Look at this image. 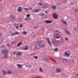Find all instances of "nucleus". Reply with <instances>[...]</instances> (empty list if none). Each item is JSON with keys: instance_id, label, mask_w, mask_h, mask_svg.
I'll return each instance as SVG.
<instances>
[{"instance_id": "obj_45", "label": "nucleus", "mask_w": 78, "mask_h": 78, "mask_svg": "<svg viewBox=\"0 0 78 78\" xmlns=\"http://www.w3.org/2000/svg\"><path fill=\"white\" fill-rule=\"evenodd\" d=\"M34 28H36V27L34 26Z\"/></svg>"}, {"instance_id": "obj_31", "label": "nucleus", "mask_w": 78, "mask_h": 78, "mask_svg": "<svg viewBox=\"0 0 78 78\" xmlns=\"http://www.w3.org/2000/svg\"><path fill=\"white\" fill-rule=\"evenodd\" d=\"M15 33H12V36H14L15 35Z\"/></svg>"}, {"instance_id": "obj_8", "label": "nucleus", "mask_w": 78, "mask_h": 78, "mask_svg": "<svg viewBox=\"0 0 78 78\" xmlns=\"http://www.w3.org/2000/svg\"><path fill=\"white\" fill-rule=\"evenodd\" d=\"M53 16L54 17V19H56L58 17V16H57V14L55 13H54L53 15Z\"/></svg>"}, {"instance_id": "obj_51", "label": "nucleus", "mask_w": 78, "mask_h": 78, "mask_svg": "<svg viewBox=\"0 0 78 78\" xmlns=\"http://www.w3.org/2000/svg\"><path fill=\"white\" fill-rule=\"evenodd\" d=\"M2 47H5V46H2Z\"/></svg>"}, {"instance_id": "obj_32", "label": "nucleus", "mask_w": 78, "mask_h": 78, "mask_svg": "<svg viewBox=\"0 0 78 78\" xmlns=\"http://www.w3.org/2000/svg\"><path fill=\"white\" fill-rule=\"evenodd\" d=\"M15 42H16V41H14L12 42L11 44H15Z\"/></svg>"}, {"instance_id": "obj_27", "label": "nucleus", "mask_w": 78, "mask_h": 78, "mask_svg": "<svg viewBox=\"0 0 78 78\" xmlns=\"http://www.w3.org/2000/svg\"><path fill=\"white\" fill-rule=\"evenodd\" d=\"M31 20V18H27L26 19V20Z\"/></svg>"}, {"instance_id": "obj_26", "label": "nucleus", "mask_w": 78, "mask_h": 78, "mask_svg": "<svg viewBox=\"0 0 78 78\" xmlns=\"http://www.w3.org/2000/svg\"><path fill=\"white\" fill-rule=\"evenodd\" d=\"M34 59H37V58H38V57L37 56H34Z\"/></svg>"}, {"instance_id": "obj_43", "label": "nucleus", "mask_w": 78, "mask_h": 78, "mask_svg": "<svg viewBox=\"0 0 78 78\" xmlns=\"http://www.w3.org/2000/svg\"><path fill=\"white\" fill-rule=\"evenodd\" d=\"M7 46H9V45H10V44H7Z\"/></svg>"}, {"instance_id": "obj_49", "label": "nucleus", "mask_w": 78, "mask_h": 78, "mask_svg": "<svg viewBox=\"0 0 78 78\" xmlns=\"http://www.w3.org/2000/svg\"><path fill=\"white\" fill-rule=\"evenodd\" d=\"M2 34H1V33H0V36H2Z\"/></svg>"}, {"instance_id": "obj_5", "label": "nucleus", "mask_w": 78, "mask_h": 78, "mask_svg": "<svg viewBox=\"0 0 78 78\" xmlns=\"http://www.w3.org/2000/svg\"><path fill=\"white\" fill-rule=\"evenodd\" d=\"M65 55L66 56L69 57L70 56V52L69 51L66 52L65 53Z\"/></svg>"}, {"instance_id": "obj_30", "label": "nucleus", "mask_w": 78, "mask_h": 78, "mask_svg": "<svg viewBox=\"0 0 78 78\" xmlns=\"http://www.w3.org/2000/svg\"><path fill=\"white\" fill-rule=\"evenodd\" d=\"M59 31H58V30H57L54 31V33H58V32H59Z\"/></svg>"}, {"instance_id": "obj_54", "label": "nucleus", "mask_w": 78, "mask_h": 78, "mask_svg": "<svg viewBox=\"0 0 78 78\" xmlns=\"http://www.w3.org/2000/svg\"><path fill=\"white\" fill-rule=\"evenodd\" d=\"M26 47H28V46H26Z\"/></svg>"}, {"instance_id": "obj_29", "label": "nucleus", "mask_w": 78, "mask_h": 78, "mask_svg": "<svg viewBox=\"0 0 78 78\" xmlns=\"http://www.w3.org/2000/svg\"><path fill=\"white\" fill-rule=\"evenodd\" d=\"M66 32L68 34H70V33L69 32H68L67 31H66Z\"/></svg>"}, {"instance_id": "obj_1", "label": "nucleus", "mask_w": 78, "mask_h": 78, "mask_svg": "<svg viewBox=\"0 0 78 78\" xmlns=\"http://www.w3.org/2000/svg\"><path fill=\"white\" fill-rule=\"evenodd\" d=\"M41 47V43H37L35 44V47L36 48H40Z\"/></svg>"}, {"instance_id": "obj_7", "label": "nucleus", "mask_w": 78, "mask_h": 78, "mask_svg": "<svg viewBox=\"0 0 78 78\" xmlns=\"http://www.w3.org/2000/svg\"><path fill=\"white\" fill-rule=\"evenodd\" d=\"M46 40L48 41V42L50 46H51V42L50 41V39L49 38H47L46 39Z\"/></svg>"}, {"instance_id": "obj_17", "label": "nucleus", "mask_w": 78, "mask_h": 78, "mask_svg": "<svg viewBox=\"0 0 78 78\" xmlns=\"http://www.w3.org/2000/svg\"><path fill=\"white\" fill-rule=\"evenodd\" d=\"M56 5H54L52 6V8L53 9H56Z\"/></svg>"}, {"instance_id": "obj_22", "label": "nucleus", "mask_w": 78, "mask_h": 78, "mask_svg": "<svg viewBox=\"0 0 78 78\" xmlns=\"http://www.w3.org/2000/svg\"><path fill=\"white\" fill-rule=\"evenodd\" d=\"M39 70H40V72H43V70H42V69L41 67L40 68Z\"/></svg>"}, {"instance_id": "obj_38", "label": "nucleus", "mask_w": 78, "mask_h": 78, "mask_svg": "<svg viewBox=\"0 0 78 78\" xmlns=\"http://www.w3.org/2000/svg\"><path fill=\"white\" fill-rule=\"evenodd\" d=\"M16 28H19V26H17L16 27Z\"/></svg>"}, {"instance_id": "obj_3", "label": "nucleus", "mask_w": 78, "mask_h": 78, "mask_svg": "<svg viewBox=\"0 0 78 78\" xmlns=\"http://www.w3.org/2000/svg\"><path fill=\"white\" fill-rule=\"evenodd\" d=\"M59 35V34H54L53 36L54 37H55V38H56V39H59V38L60 37H59V36H58Z\"/></svg>"}, {"instance_id": "obj_35", "label": "nucleus", "mask_w": 78, "mask_h": 78, "mask_svg": "<svg viewBox=\"0 0 78 78\" xmlns=\"http://www.w3.org/2000/svg\"><path fill=\"white\" fill-rule=\"evenodd\" d=\"M74 11L75 12H77L78 11V10L76 9Z\"/></svg>"}, {"instance_id": "obj_40", "label": "nucleus", "mask_w": 78, "mask_h": 78, "mask_svg": "<svg viewBox=\"0 0 78 78\" xmlns=\"http://www.w3.org/2000/svg\"><path fill=\"white\" fill-rule=\"evenodd\" d=\"M39 5H42V3H39Z\"/></svg>"}, {"instance_id": "obj_37", "label": "nucleus", "mask_w": 78, "mask_h": 78, "mask_svg": "<svg viewBox=\"0 0 78 78\" xmlns=\"http://www.w3.org/2000/svg\"><path fill=\"white\" fill-rule=\"evenodd\" d=\"M23 27V25H20V27Z\"/></svg>"}, {"instance_id": "obj_42", "label": "nucleus", "mask_w": 78, "mask_h": 78, "mask_svg": "<svg viewBox=\"0 0 78 78\" xmlns=\"http://www.w3.org/2000/svg\"><path fill=\"white\" fill-rule=\"evenodd\" d=\"M44 46H45V45L43 44V45H42V46H41V47H44Z\"/></svg>"}, {"instance_id": "obj_20", "label": "nucleus", "mask_w": 78, "mask_h": 78, "mask_svg": "<svg viewBox=\"0 0 78 78\" xmlns=\"http://www.w3.org/2000/svg\"><path fill=\"white\" fill-rule=\"evenodd\" d=\"M23 9L26 10V11H29V9L27 8H23Z\"/></svg>"}, {"instance_id": "obj_25", "label": "nucleus", "mask_w": 78, "mask_h": 78, "mask_svg": "<svg viewBox=\"0 0 78 78\" xmlns=\"http://www.w3.org/2000/svg\"><path fill=\"white\" fill-rule=\"evenodd\" d=\"M3 73L4 75H5V74H6V71H3Z\"/></svg>"}, {"instance_id": "obj_24", "label": "nucleus", "mask_w": 78, "mask_h": 78, "mask_svg": "<svg viewBox=\"0 0 78 78\" xmlns=\"http://www.w3.org/2000/svg\"><path fill=\"white\" fill-rule=\"evenodd\" d=\"M15 33V34L16 35H17L19 34V32H17L16 33Z\"/></svg>"}, {"instance_id": "obj_16", "label": "nucleus", "mask_w": 78, "mask_h": 78, "mask_svg": "<svg viewBox=\"0 0 78 78\" xmlns=\"http://www.w3.org/2000/svg\"><path fill=\"white\" fill-rule=\"evenodd\" d=\"M10 17L11 19H15V17L13 15L10 16Z\"/></svg>"}, {"instance_id": "obj_44", "label": "nucleus", "mask_w": 78, "mask_h": 78, "mask_svg": "<svg viewBox=\"0 0 78 78\" xmlns=\"http://www.w3.org/2000/svg\"><path fill=\"white\" fill-rule=\"evenodd\" d=\"M30 9H32V8L31 7H30Z\"/></svg>"}, {"instance_id": "obj_52", "label": "nucleus", "mask_w": 78, "mask_h": 78, "mask_svg": "<svg viewBox=\"0 0 78 78\" xmlns=\"http://www.w3.org/2000/svg\"><path fill=\"white\" fill-rule=\"evenodd\" d=\"M2 0H0V2H2Z\"/></svg>"}, {"instance_id": "obj_48", "label": "nucleus", "mask_w": 78, "mask_h": 78, "mask_svg": "<svg viewBox=\"0 0 78 78\" xmlns=\"http://www.w3.org/2000/svg\"><path fill=\"white\" fill-rule=\"evenodd\" d=\"M21 21V20H20L19 21V22H20Z\"/></svg>"}, {"instance_id": "obj_36", "label": "nucleus", "mask_w": 78, "mask_h": 78, "mask_svg": "<svg viewBox=\"0 0 78 78\" xmlns=\"http://www.w3.org/2000/svg\"><path fill=\"white\" fill-rule=\"evenodd\" d=\"M55 51H57L58 50V48H56L54 49Z\"/></svg>"}, {"instance_id": "obj_2", "label": "nucleus", "mask_w": 78, "mask_h": 78, "mask_svg": "<svg viewBox=\"0 0 78 78\" xmlns=\"http://www.w3.org/2000/svg\"><path fill=\"white\" fill-rule=\"evenodd\" d=\"M2 53H3V54H7L8 53L9 51L8 50L6 49H2L1 51Z\"/></svg>"}, {"instance_id": "obj_10", "label": "nucleus", "mask_w": 78, "mask_h": 78, "mask_svg": "<svg viewBox=\"0 0 78 78\" xmlns=\"http://www.w3.org/2000/svg\"><path fill=\"white\" fill-rule=\"evenodd\" d=\"M16 66H17L19 69H21V68H22V66L21 64H20L16 65Z\"/></svg>"}, {"instance_id": "obj_11", "label": "nucleus", "mask_w": 78, "mask_h": 78, "mask_svg": "<svg viewBox=\"0 0 78 78\" xmlns=\"http://www.w3.org/2000/svg\"><path fill=\"white\" fill-rule=\"evenodd\" d=\"M16 55L17 56H21L22 55V53L20 52H17L16 53Z\"/></svg>"}, {"instance_id": "obj_19", "label": "nucleus", "mask_w": 78, "mask_h": 78, "mask_svg": "<svg viewBox=\"0 0 78 78\" xmlns=\"http://www.w3.org/2000/svg\"><path fill=\"white\" fill-rule=\"evenodd\" d=\"M62 22H63V23H64V24H65L66 25L67 24V23H66V22L65 21L62 20Z\"/></svg>"}, {"instance_id": "obj_6", "label": "nucleus", "mask_w": 78, "mask_h": 78, "mask_svg": "<svg viewBox=\"0 0 78 78\" xmlns=\"http://www.w3.org/2000/svg\"><path fill=\"white\" fill-rule=\"evenodd\" d=\"M22 7H19L17 8V12H20L22 11Z\"/></svg>"}, {"instance_id": "obj_15", "label": "nucleus", "mask_w": 78, "mask_h": 78, "mask_svg": "<svg viewBox=\"0 0 78 78\" xmlns=\"http://www.w3.org/2000/svg\"><path fill=\"white\" fill-rule=\"evenodd\" d=\"M8 54H5L4 55V57L6 59L7 58H8Z\"/></svg>"}, {"instance_id": "obj_14", "label": "nucleus", "mask_w": 78, "mask_h": 78, "mask_svg": "<svg viewBox=\"0 0 78 78\" xmlns=\"http://www.w3.org/2000/svg\"><path fill=\"white\" fill-rule=\"evenodd\" d=\"M7 73L8 74H12V72L10 70H8Z\"/></svg>"}, {"instance_id": "obj_34", "label": "nucleus", "mask_w": 78, "mask_h": 78, "mask_svg": "<svg viewBox=\"0 0 78 78\" xmlns=\"http://www.w3.org/2000/svg\"><path fill=\"white\" fill-rule=\"evenodd\" d=\"M30 15L29 14H28L27 15V17H30Z\"/></svg>"}, {"instance_id": "obj_50", "label": "nucleus", "mask_w": 78, "mask_h": 78, "mask_svg": "<svg viewBox=\"0 0 78 78\" xmlns=\"http://www.w3.org/2000/svg\"><path fill=\"white\" fill-rule=\"evenodd\" d=\"M45 13H46V14H47V11L45 12Z\"/></svg>"}, {"instance_id": "obj_33", "label": "nucleus", "mask_w": 78, "mask_h": 78, "mask_svg": "<svg viewBox=\"0 0 78 78\" xmlns=\"http://www.w3.org/2000/svg\"><path fill=\"white\" fill-rule=\"evenodd\" d=\"M24 50H28V48H24Z\"/></svg>"}, {"instance_id": "obj_13", "label": "nucleus", "mask_w": 78, "mask_h": 78, "mask_svg": "<svg viewBox=\"0 0 78 78\" xmlns=\"http://www.w3.org/2000/svg\"><path fill=\"white\" fill-rule=\"evenodd\" d=\"M56 71L57 72L59 73L61 71V69L59 68H58L56 69Z\"/></svg>"}, {"instance_id": "obj_21", "label": "nucleus", "mask_w": 78, "mask_h": 78, "mask_svg": "<svg viewBox=\"0 0 78 78\" xmlns=\"http://www.w3.org/2000/svg\"><path fill=\"white\" fill-rule=\"evenodd\" d=\"M63 61H66V62H68V60H67V59L64 58L63 59Z\"/></svg>"}, {"instance_id": "obj_47", "label": "nucleus", "mask_w": 78, "mask_h": 78, "mask_svg": "<svg viewBox=\"0 0 78 78\" xmlns=\"http://www.w3.org/2000/svg\"><path fill=\"white\" fill-rule=\"evenodd\" d=\"M57 42L59 43V40L57 41Z\"/></svg>"}, {"instance_id": "obj_18", "label": "nucleus", "mask_w": 78, "mask_h": 78, "mask_svg": "<svg viewBox=\"0 0 78 78\" xmlns=\"http://www.w3.org/2000/svg\"><path fill=\"white\" fill-rule=\"evenodd\" d=\"M23 34H25V35H27V32L26 31H23Z\"/></svg>"}, {"instance_id": "obj_53", "label": "nucleus", "mask_w": 78, "mask_h": 78, "mask_svg": "<svg viewBox=\"0 0 78 78\" xmlns=\"http://www.w3.org/2000/svg\"><path fill=\"white\" fill-rule=\"evenodd\" d=\"M77 76H78V73H77Z\"/></svg>"}, {"instance_id": "obj_12", "label": "nucleus", "mask_w": 78, "mask_h": 78, "mask_svg": "<svg viewBox=\"0 0 78 78\" xmlns=\"http://www.w3.org/2000/svg\"><path fill=\"white\" fill-rule=\"evenodd\" d=\"M22 44V42H20L17 44V47H19V46L21 45Z\"/></svg>"}, {"instance_id": "obj_41", "label": "nucleus", "mask_w": 78, "mask_h": 78, "mask_svg": "<svg viewBox=\"0 0 78 78\" xmlns=\"http://www.w3.org/2000/svg\"><path fill=\"white\" fill-rule=\"evenodd\" d=\"M14 55L16 54V51H14L13 52Z\"/></svg>"}, {"instance_id": "obj_4", "label": "nucleus", "mask_w": 78, "mask_h": 78, "mask_svg": "<svg viewBox=\"0 0 78 78\" xmlns=\"http://www.w3.org/2000/svg\"><path fill=\"white\" fill-rule=\"evenodd\" d=\"M41 11V9H36L32 11V12H38L39 11Z\"/></svg>"}, {"instance_id": "obj_23", "label": "nucleus", "mask_w": 78, "mask_h": 78, "mask_svg": "<svg viewBox=\"0 0 78 78\" xmlns=\"http://www.w3.org/2000/svg\"><path fill=\"white\" fill-rule=\"evenodd\" d=\"M51 41H52V43H55L56 42L53 39H52Z\"/></svg>"}, {"instance_id": "obj_39", "label": "nucleus", "mask_w": 78, "mask_h": 78, "mask_svg": "<svg viewBox=\"0 0 78 78\" xmlns=\"http://www.w3.org/2000/svg\"><path fill=\"white\" fill-rule=\"evenodd\" d=\"M65 40H66V41H68V38H65Z\"/></svg>"}, {"instance_id": "obj_46", "label": "nucleus", "mask_w": 78, "mask_h": 78, "mask_svg": "<svg viewBox=\"0 0 78 78\" xmlns=\"http://www.w3.org/2000/svg\"><path fill=\"white\" fill-rule=\"evenodd\" d=\"M46 61H48V58H46Z\"/></svg>"}, {"instance_id": "obj_28", "label": "nucleus", "mask_w": 78, "mask_h": 78, "mask_svg": "<svg viewBox=\"0 0 78 78\" xmlns=\"http://www.w3.org/2000/svg\"><path fill=\"white\" fill-rule=\"evenodd\" d=\"M45 16V14L44 13H42L41 15V17H42V16Z\"/></svg>"}, {"instance_id": "obj_9", "label": "nucleus", "mask_w": 78, "mask_h": 78, "mask_svg": "<svg viewBox=\"0 0 78 78\" xmlns=\"http://www.w3.org/2000/svg\"><path fill=\"white\" fill-rule=\"evenodd\" d=\"M44 22H45L46 23H51L52 22V21H50L49 20H45Z\"/></svg>"}]
</instances>
